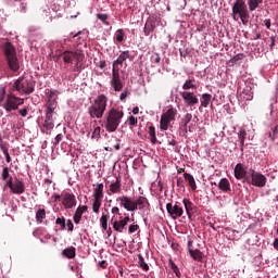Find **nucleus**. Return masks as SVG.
<instances>
[{"label":"nucleus","mask_w":278,"mask_h":278,"mask_svg":"<svg viewBox=\"0 0 278 278\" xmlns=\"http://www.w3.org/2000/svg\"><path fill=\"white\" fill-rule=\"evenodd\" d=\"M149 135L151 137L152 144H155V142H157V136L155 135V128L153 126L149 127Z\"/></svg>","instance_id":"nucleus-43"},{"label":"nucleus","mask_w":278,"mask_h":278,"mask_svg":"<svg viewBox=\"0 0 278 278\" xmlns=\"http://www.w3.org/2000/svg\"><path fill=\"white\" fill-rule=\"evenodd\" d=\"M184 178L186 181H188L191 190H197V181L194 180V176L191 174L185 173Z\"/></svg>","instance_id":"nucleus-29"},{"label":"nucleus","mask_w":278,"mask_h":278,"mask_svg":"<svg viewBox=\"0 0 278 278\" xmlns=\"http://www.w3.org/2000/svg\"><path fill=\"white\" fill-rule=\"evenodd\" d=\"M0 150L4 155L5 153H9L8 142H4L3 139H0Z\"/></svg>","instance_id":"nucleus-46"},{"label":"nucleus","mask_w":278,"mask_h":278,"mask_svg":"<svg viewBox=\"0 0 278 278\" xmlns=\"http://www.w3.org/2000/svg\"><path fill=\"white\" fill-rule=\"evenodd\" d=\"M62 255H64V257H67V260H73L76 255V249L75 247H71L67 249H64L62 251Z\"/></svg>","instance_id":"nucleus-28"},{"label":"nucleus","mask_w":278,"mask_h":278,"mask_svg":"<svg viewBox=\"0 0 278 278\" xmlns=\"http://www.w3.org/2000/svg\"><path fill=\"white\" fill-rule=\"evenodd\" d=\"M128 124L130 127H136L138 125V117H135L134 115H130L128 117Z\"/></svg>","instance_id":"nucleus-48"},{"label":"nucleus","mask_w":278,"mask_h":278,"mask_svg":"<svg viewBox=\"0 0 278 278\" xmlns=\"http://www.w3.org/2000/svg\"><path fill=\"white\" fill-rule=\"evenodd\" d=\"M63 139H64V135L62 134L56 135V137L52 141L53 147H58Z\"/></svg>","instance_id":"nucleus-49"},{"label":"nucleus","mask_w":278,"mask_h":278,"mask_svg":"<svg viewBox=\"0 0 278 278\" xmlns=\"http://www.w3.org/2000/svg\"><path fill=\"white\" fill-rule=\"evenodd\" d=\"M249 7L247 5V2L244 0H236L232 5V14H233V21H238L236 16H239L242 25L249 24Z\"/></svg>","instance_id":"nucleus-5"},{"label":"nucleus","mask_w":278,"mask_h":278,"mask_svg":"<svg viewBox=\"0 0 278 278\" xmlns=\"http://www.w3.org/2000/svg\"><path fill=\"white\" fill-rule=\"evenodd\" d=\"M53 114H55V111L46 110V119L43 123L45 129L51 130L53 127H55V119L53 118Z\"/></svg>","instance_id":"nucleus-18"},{"label":"nucleus","mask_w":278,"mask_h":278,"mask_svg":"<svg viewBox=\"0 0 278 278\" xmlns=\"http://www.w3.org/2000/svg\"><path fill=\"white\" fill-rule=\"evenodd\" d=\"M116 201L117 203L119 202V206L124 207L127 212H136V202L128 195L117 197Z\"/></svg>","instance_id":"nucleus-12"},{"label":"nucleus","mask_w":278,"mask_h":278,"mask_svg":"<svg viewBox=\"0 0 278 278\" xmlns=\"http://www.w3.org/2000/svg\"><path fill=\"white\" fill-rule=\"evenodd\" d=\"M5 94H8L7 87L4 85H0V103L5 101Z\"/></svg>","instance_id":"nucleus-44"},{"label":"nucleus","mask_w":278,"mask_h":278,"mask_svg":"<svg viewBox=\"0 0 278 278\" xmlns=\"http://www.w3.org/2000/svg\"><path fill=\"white\" fill-rule=\"evenodd\" d=\"M274 249H276V251H278V238L275 239V241H274Z\"/></svg>","instance_id":"nucleus-64"},{"label":"nucleus","mask_w":278,"mask_h":278,"mask_svg":"<svg viewBox=\"0 0 278 278\" xmlns=\"http://www.w3.org/2000/svg\"><path fill=\"white\" fill-rule=\"evenodd\" d=\"M85 212H88V206H86V205L78 206L76 208V212L74 214V223L76 225H79V223H81V216H84Z\"/></svg>","instance_id":"nucleus-20"},{"label":"nucleus","mask_w":278,"mask_h":278,"mask_svg":"<svg viewBox=\"0 0 278 278\" xmlns=\"http://www.w3.org/2000/svg\"><path fill=\"white\" fill-rule=\"evenodd\" d=\"M62 205L65 207V210H73V207H76L77 205V198L71 192H63Z\"/></svg>","instance_id":"nucleus-13"},{"label":"nucleus","mask_w":278,"mask_h":278,"mask_svg":"<svg viewBox=\"0 0 278 278\" xmlns=\"http://www.w3.org/2000/svg\"><path fill=\"white\" fill-rule=\"evenodd\" d=\"M182 90L188 92V90H197V84H194V79H187L182 85Z\"/></svg>","instance_id":"nucleus-30"},{"label":"nucleus","mask_w":278,"mask_h":278,"mask_svg":"<svg viewBox=\"0 0 278 278\" xmlns=\"http://www.w3.org/2000/svg\"><path fill=\"white\" fill-rule=\"evenodd\" d=\"M101 203H103V200L93 198L92 212L94 214H99V210H101Z\"/></svg>","instance_id":"nucleus-36"},{"label":"nucleus","mask_w":278,"mask_h":278,"mask_svg":"<svg viewBox=\"0 0 278 278\" xmlns=\"http://www.w3.org/2000/svg\"><path fill=\"white\" fill-rule=\"evenodd\" d=\"M55 224L60 225L61 229H66V219L64 217L63 218L58 217L55 220Z\"/></svg>","instance_id":"nucleus-50"},{"label":"nucleus","mask_w":278,"mask_h":278,"mask_svg":"<svg viewBox=\"0 0 278 278\" xmlns=\"http://www.w3.org/2000/svg\"><path fill=\"white\" fill-rule=\"evenodd\" d=\"M166 211L173 220H177V218H181L184 216V207L179 205V202H176L175 204L167 203Z\"/></svg>","instance_id":"nucleus-9"},{"label":"nucleus","mask_w":278,"mask_h":278,"mask_svg":"<svg viewBox=\"0 0 278 278\" xmlns=\"http://www.w3.org/2000/svg\"><path fill=\"white\" fill-rule=\"evenodd\" d=\"M176 184L178 188H185L182 178H178Z\"/></svg>","instance_id":"nucleus-59"},{"label":"nucleus","mask_w":278,"mask_h":278,"mask_svg":"<svg viewBox=\"0 0 278 278\" xmlns=\"http://www.w3.org/2000/svg\"><path fill=\"white\" fill-rule=\"evenodd\" d=\"M60 92L55 89H46V101H58Z\"/></svg>","instance_id":"nucleus-24"},{"label":"nucleus","mask_w":278,"mask_h":278,"mask_svg":"<svg viewBox=\"0 0 278 278\" xmlns=\"http://www.w3.org/2000/svg\"><path fill=\"white\" fill-rule=\"evenodd\" d=\"M47 218V211L45 208H39L36 212V220L37 223L42 224V222Z\"/></svg>","instance_id":"nucleus-33"},{"label":"nucleus","mask_w":278,"mask_h":278,"mask_svg":"<svg viewBox=\"0 0 278 278\" xmlns=\"http://www.w3.org/2000/svg\"><path fill=\"white\" fill-rule=\"evenodd\" d=\"M34 90V80L25 76L17 78L11 87V92H18L20 94H31Z\"/></svg>","instance_id":"nucleus-4"},{"label":"nucleus","mask_w":278,"mask_h":278,"mask_svg":"<svg viewBox=\"0 0 278 278\" xmlns=\"http://www.w3.org/2000/svg\"><path fill=\"white\" fill-rule=\"evenodd\" d=\"M126 60H130V62L134 60V55H131V52L129 50L122 51L117 58V60L113 61V68H118V66H123V63Z\"/></svg>","instance_id":"nucleus-16"},{"label":"nucleus","mask_w":278,"mask_h":278,"mask_svg":"<svg viewBox=\"0 0 278 278\" xmlns=\"http://www.w3.org/2000/svg\"><path fill=\"white\" fill-rule=\"evenodd\" d=\"M138 264L140 266V268H142V270L148 271L149 270V264H147V262H144V256H142V254H138Z\"/></svg>","instance_id":"nucleus-40"},{"label":"nucleus","mask_w":278,"mask_h":278,"mask_svg":"<svg viewBox=\"0 0 278 278\" xmlns=\"http://www.w3.org/2000/svg\"><path fill=\"white\" fill-rule=\"evenodd\" d=\"M151 62L152 64H160V62H162V58L159 53H154L151 55Z\"/></svg>","instance_id":"nucleus-47"},{"label":"nucleus","mask_w":278,"mask_h":278,"mask_svg":"<svg viewBox=\"0 0 278 278\" xmlns=\"http://www.w3.org/2000/svg\"><path fill=\"white\" fill-rule=\"evenodd\" d=\"M96 16H97V18H98L99 21H101L104 25H110V22H108V18H109L108 14L98 13Z\"/></svg>","instance_id":"nucleus-45"},{"label":"nucleus","mask_w":278,"mask_h":278,"mask_svg":"<svg viewBox=\"0 0 278 278\" xmlns=\"http://www.w3.org/2000/svg\"><path fill=\"white\" fill-rule=\"evenodd\" d=\"M101 136V127L94 128L91 138H99Z\"/></svg>","instance_id":"nucleus-53"},{"label":"nucleus","mask_w":278,"mask_h":278,"mask_svg":"<svg viewBox=\"0 0 278 278\" xmlns=\"http://www.w3.org/2000/svg\"><path fill=\"white\" fill-rule=\"evenodd\" d=\"M217 187L222 190V192H231V184L227 178H222Z\"/></svg>","instance_id":"nucleus-23"},{"label":"nucleus","mask_w":278,"mask_h":278,"mask_svg":"<svg viewBox=\"0 0 278 278\" xmlns=\"http://www.w3.org/2000/svg\"><path fill=\"white\" fill-rule=\"evenodd\" d=\"M180 97L184 99V102L188 108H194L199 103V98L194 92L190 91H180L179 92Z\"/></svg>","instance_id":"nucleus-15"},{"label":"nucleus","mask_w":278,"mask_h":278,"mask_svg":"<svg viewBox=\"0 0 278 278\" xmlns=\"http://www.w3.org/2000/svg\"><path fill=\"white\" fill-rule=\"evenodd\" d=\"M249 184L255 186L256 188H264L266 186L267 178L265 175L257 173L255 170L251 172V180L247 178Z\"/></svg>","instance_id":"nucleus-10"},{"label":"nucleus","mask_w":278,"mask_h":278,"mask_svg":"<svg viewBox=\"0 0 278 278\" xmlns=\"http://www.w3.org/2000/svg\"><path fill=\"white\" fill-rule=\"evenodd\" d=\"M123 116H125V112L112 108L105 113L104 117V128L109 134H114L118 126L121 125V121H123Z\"/></svg>","instance_id":"nucleus-2"},{"label":"nucleus","mask_w":278,"mask_h":278,"mask_svg":"<svg viewBox=\"0 0 278 278\" xmlns=\"http://www.w3.org/2000/svg\"><path fill=\"white\" fill-rule=\"evenodd\" d=\"M8 177H10V169L8 167H3V169H2L3 181H8Z\"/></svg>","instance_id":"nucleus-51"},{"label":"nucleus","mask_w":278,"mask_h":278,"mask_svg":"<svg viewBox=\"0 0 278 278\" xmlns=\"http://www.w3.org/2000/svg\"><path fill=\"white\" fill-rule=\"evenodd\" d=\"M192 121V114L187 113L182 118H181V125L185 129V131H188V124Z\"/></svg>","instance_id":"nucleus-37"},{"label":"nucleus","mask_w":278,"mask_h":278,"mask_svg":"<svg viewBox=\"0 0 278 278\" xmlns=\"http://www.w3.org/2000/svg\"><path fill=\"white\" fill-rule=\"evenodd\" d=\"M115 38L117 42H123V40H125V30H123V28L117 29L115 34Z\"/></svg>","instance_id":"nucleus-42"},{"label":"nucleus","mask_w":278,"mask_h":278,"mask_svg":"<svg viewBox=\"0 0 278 278\" xmlns=\"http://www.w3.org/2000/svg\"><path fill=\"white\" fill-rule=\"evenodd\" d=\"M108 220H110V216L103 214L100 218V225L103 231H108Z\"/></svg>","instance_id":"nucleus-41"},{"label":"nucleus","mask_w":278,"mask_h":278,"mask_svg":"<svg viewBox=\"0 0 278 278\" xmlns=\"http://www.w3.org/2000/svg\"><path fill=\"white\" fill-rule=\"evenodd\" d=\"M98 66H99V68L103 70V68H105V66H108V63L105 62V60H102L98 63Z\"/></svg>","instance_id":"nucleus-57"},{"label":"nucleus","mask_w":278,"mask_h":278,"mask_svg":"<svg viewBox=\"0 0 278 278\" xmlns=\"http://www.w3.org/2000/svg\"><path fill=\"white\" fill-rule=\"evenodd\" d=\"M110 84L115 92H121V90H123L124 85L123 80H121V72H118V68L112 70Z\"/></svg>","instance_id":"nucleus-11"},{"label":"nucleus","mask_w":278,"mask_h":278,"mask_svg":"<svg viewBox=\"0 0 278 278\" xmlns=\"http://www.w3.org/2000/svg\"><path fill=\"white\" fill-rule=\"evenodd\" d=\"M189 254L195 262H201L203 260V253L200 250L189 249Z\"/></svg>","instance_id":"nucleus-31"},{"label":"nucleus","mask_w":278,"mask_h":278,"mask_svg":"<svg viewBox=\"0 0 278 278\" xmlns=\"http://www.w3.org/2000/svg\"><path fill=\"white\" fill-rule=\"evenodd\" d=\"M169 267L173 270V273L176 275V277L181 278V271L179 270V267L173 260H169Z\"/></svg>","instance_id":"nucleus-39"},{"label":"nucleus","mask_w":278,"mask_h":278,"mask_svg":"<svg viewBox=\"0 0 278 278\" xmlns=\"http://www.w3.org/2000/svg\"><path fill=\"white\" fill-rule=\"evenodd\" d=\"M182 203L185 205L186 213H187L188 217L191 218L192 217V210H194V204L188 199H184Z\"/></svg>","instance_id":"nucleus-26"},{"label":"nucleus","mask_w":278,"mask_h":278,"mask_svg":"<svg viewBox=\"0 0 278 278\" xmlns=\"http://www.w3.org/2000/svg\"><path fill=\"white\" fill-rule=\"evenodd\" d=\"M121 180L116 178V181L110 185V192H112V194H118V192H121Z\"/></svg>","instance_id":"nucleus-32"},{"label":"nucleus","mask_w":278,"mask_h":278,"mask_svg":"<svg viewBox=\"0 0 278 278\" xmlns=\"http://www.w3.org/2000/svg\"><path fill=\"white\" fill-rule=\"evenodd\" d=\"M127 97H129V91L125 90L121 93L119 96V100L121 101H125V99H127Z\"/></svg>","instance_id":"nucleus-54"},{"label":"nucleus","mask_w":278,"mask_h":278,"mask_svg":"<svg viewBox=\"0 0 278 278\" xmlns=\"http://www.w3.org/2000/svg\"><path fill=\"white\" fill-rule=\"evenodd\" d=\"M112 214H119L121 212V208H118V206H114L112 210H111Z\"/></svg>","instance_id":"nucleus-62"},{"label":"nucleus","mask_w":278,"mask_h":278,"mask_svg":"<svg viewBox=\"0 0 278 278\" xmlns=\"http://www.w3.org/2000/svg\"><path fill=\"white\" fill-rule=\"evenodd\" d=\"M264 0H247V5L250 12H255L258 8H262Z\"/></svg>","instance_id":"nucleus-22"},{"label":"nucleus","mask_w":278,"mask_h":278,"mask_svg":"<svg viewBox=\"0 0 278 278\" xmlns=\"http://www.w3.org/2000/svg\"><path fill=\"white\" fill-rule=\"evenodd\" d=\"M24 103V99L16 97L14 92L11 91L7 94V100L2 104V108L5 110V112L10 113L14 110H18V105H23Z\"/></svg>","instance_id":"nucleus-6"},{"label":"nucleus","mask_w":278,"mask_h":278,"mask_svg":"<svg viewBox=\"0 0 278 278\" xmlns=\"http://www.w3.org/2000/svg\"><path fill=\"white\" fill-rule=\"evenodd\" d=\"M99 268H108V262L106 261H100L98 262Z\"/></svg>","instance_id":"nucleus-56"},{"label":"nucleus","mask_w":278,"mask_h":278,"mask_svg":"<svg viewBox=\"0 0 278 278\" xmlns=\"http://www.w3.org/2000/svg\"><path fill=\"white\" fill-rule=\"evenodd\" d=\"M74 225H73V222L71 219L67 220V231H73L74 229Z\"/></svg>","instance_id":"nucleus-58"},{"label":"nucleus","mask_w":278,"mask_h":278,"mask_svg":"<svg viewBox=\"0 0 278 278\" xmlns=\"http://www.w3.org/2000/svg\"><path fill=\"white\" fill-rule=\"evenodd\" d=\"M235 177L236 179H244V177H247V169H244V166H242L241 163H238L235 166Z\"/></svg>","instance_id":"nucleus-21"},{"label":"nucleus","mask_w":278,"mask_h":278,"mask_svg":"<svg viewBox=\"0 0 278 278\" xmlns=\"http://www.w3.org/2000/svg\"><path fill=\"white\" fill-rule=\"evenodd\" d=\"M140 229V226L138 224H132L129 226L128 231L129 233H136Z\"/></svg>","instance_id":"nucleus-52"},{"label":"nucleus","mask_w":278,"mask_h":278,"mask_svg":"<svg viewBox=\"0 0 278 278\" xmlns=\"http://www.w3.org/2000/svg\"><path fill=\"white\" fill-rule=\"evenodd\" d=\"M265 27L270 29V18L264 21Z\"/></svg>","instance_id":"nucleus-63"},{"label":"nucleus","mask_w":278,"mask_h":278,"mask_svg":"<svg viewBox=\"0 0 278 278\" xmlns=\"http://www.w3.org/2000/svg\"><path fill=\"white\" fill-rule=\"evenodd\" d=\"M58 108V100H46V110L54 111Z\"/></svg>","instance_id":"nucleus-38"},{"label":"nucleus","mask_w":278,"mask_h":278,"mask_svg":"<svg viewBox=\"0 0 278 278\" xmlns=\"http://www.w3.org/2000/svg\"><path fill=\"white\" fill-rule=\"evenodd\" d=\"M61 56L63 58L64 64H73V61L76 60V68H79L80 62H84L86 55L84 52H75V51H64Z\"/></svg>","instance_id":"nucleus-7"},{"label":"nucleus","mask_w":278,"mask_h":278,"mask_svg":"<svg viewBox=\"0 0 278 278\" xmlns=\"http://www.w3.org/2000/svg\"><path fill=\"white\" fill-rule=\"evenodd\" d=\"M7 186L13 194H23L25 192V182H23V180L16 179L15 182H13L12 178H10Z\"/></svg>","instance_id":"nucleus-14"},{"label":"nucleus","mask_w":278,"mask_h":278,"mask_svg":"<svg viewBox=\"0 0 278 278\" xmlns=\"http://www.w3.org/2000/svg\"><path fill=\"white\" fill-rule=\"evenodd\" d=\"M156 23H157V18L153 16L148 17L143 28L144 36H150L152 31H155Z\"/></svg>","instance_id":"nucleus-17"},{"label":"nucleus","mask_w":278,"mask_h":278,"mask_svg":"<svg viewBox=\"0 0 278 278\" xmlns=\"http://www.w3.org/2000/svg\"><path fill=\"white\" fill-rule=\"evenodd\" d=\"M136 210H142L149 204V200L146 197H139L136 201H134Z\"/></svg>","instance_id":"nucleus-25"},{"label":"nucleus","mask_w":278,"mask_h":278,"mask_svg":"<svg viewBox=\"0 0 278 278\" xmlns=\"http://www.w3.org/2000/svg\"><path fill=\"white\" fill-rule=\"evenodd\" d=\"M177 3H180L177 10H184L186 8V0H177Z\"/></svg>","instance_id":"nucleus-55"},{"label":"nucleus","mask_w":278,"mask_h":278,"mask_svg":"<svg viewBox=\"0 0 278 278\" xmlns=\"http://www.w3.org/2000/svg\"><path fill=\"white\" fill-rule=\"evenodd\" d=\"M105 110H108V97L102 93L93 100V103L90 106H88L87 112L90 118H103Z\"/></svg>","instance_id":"nucleus-3"},{"label":"nucleus","mask_w":278,"mask_h":278,"mask_svg":"<svg viewBox=\"0 0 278 278\" xmlns=\"http://www.w3.org/2000/svg\"><path fill=\"white\" fill-rule=\"evenodd\" d=\"M2 51L4 54V60L7 62L8 67L13 73H18L21 70V63L18 62V56L16 55V48L12 42L5 41L2 45Z\"/></svg>","instance_id":"nucleus-1"},{"label":"nucleus","mask_w":278,"mask_h":278,"mask_svg":"<svg viewBox=\"0 0 278 278\" xmlns=\"http://www.w3.org/2000/svg\"><path fill=\"white\" fill-rule=\"evenodd\" d=\"M18 114L21 116H23V118H25V116H27V110L26 109H22V110L18 111Z\"/></svg>","instance_id":"nucleus-60"},{"label":"nucleus","mask_w":278,"mask_h":278,"mask_svg":"<svg viewBox=\"0 0 278 278\" xmlns=\"http://www.w3.org/2000/svg\"><path fill=\"white\" fill-rule=\"evenodd\" d=\"M270 40H271V43H270V49H273V47H275V43L277 42V37H275V36H271L270 37Z\"/></svg>","instance_id":"nucleus-61"},{"label":"nucleus","mask_w":278,"mask_h":278,"mask_svg":"<svg viewBox=\"0 0 278 278\" xmlns=\"http://www.w3.org/2000/svg\"><path fill=\"white\" fill-rule=\"evenodd\" d=\"M238 139L240 142L241 151H244V141L247 140V130L240 129L238 132Z\"/></svg>","instance_id":"nucleus-34"},{"label":"nucleus","mask_w":278,"mask_h":278,"mask_svg":"<svg viewBox=\"0 0 278 278\" xmlns=\"http://www.w3.org/2000/svg\"><path fill=\"white\" fill-rule=\"evenodd\" d=\"M212 101V94L210 93H203L201 97V106L207 108L210 105V102Z\"/></svg>","instance_id":"nucleus-35"},{"label":"nucleus","mask_w":278,"mask_h":278,"mask_svg":"<svg viewBox=\"0 0 278 278\" xmlns=\"http://www.w3.org/2000/svg\"><path fill=\"white\" fill-rule=\"evenodd\" d=\"M93 199H101L103 200V184L96 185V188L93 189Z\"/></svg>","instance_id":"nucleus-27"},{"label":"nucleus","mask_w":278,"mask_h":278,"mask_svg":"<svg viewBox=\"0 0 278 278\" xmlns=\"http://www.w3.org/2000/svg\"><path fill=\"white\" fill-rule=\"evenodd\" d=\"M177 116V109L170 106L167 111L161 116L160 128L162 131H168V125L170 122L175 121Z\"/></svg>","instance_id":"nucleus-8"},{"label":"nucleus","mask_w":278,"mask_h":278,"mask_svg":"<svg viewBox=\"0 0 278 278\" xmlns=\"http://www.w3.org/2000/svg\"><path fill=\"white\" fill-rule=\"evenodd\" d=\"M129 220H130L129 216H126L123 219L113 222L114 231H117L118 233H123V230L125 229V227H127V224L129 223Z\"/></svg>","instance_id":"nucleus-19"}]
</instances>
